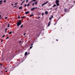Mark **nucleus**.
<instances>
[{
    "label": "nucleus",
    "mask_w": 75,
    "mask_h": 75,
    "mask_svg": "<svg viewBox=\"0 0 75 75\" xmlns=\"http://www.w3.org/2000/svg\"><path fill=\"white\" fill-rule=\"evenodd\" d=\"M8 38H9V37H8L6 38V40H7V39H8Z\"/></svg>",
    "instance_id": "393cba45"
},
{
    "label": "nucleus",
    "mask_w": 75,
    "mask_h": 75,
    "mask_svg": "<svg viewBox=\"0 0 75 75\" xmlns=\"http://www.w3.org/2000/svg\"><path fill=\"white\" fill-rule=\"evenodd\" d=\"M7 72V70H6V71L5 72Z\"/></svg>",
    "instance_id": "37998d69"
},
{
    "label": "nucleus",
    "mask_w": 75,
    "mask_h": 75,
    "mask_svg": "<svg viewBox=\"0 0 75 75\" xmlns=\"http://www.w3.org/2000/svg\"><path fill=\"white\" fill-rule=\"evenodd\" d=\"M33 1H30V2H29V4L32 3H33Z\"/></svg>",
    "instance_id": "f8f14e48"
},
{
    "label": "nucleus",
    "mask_w": 75,
    "mask_h": 75,
    "mask_svg": "<svg viewBox=\"0 0 75 75\" xmlns=\"http://www.w3.org/2000/svg\"><path fill=\"white\" fill-rule=\"evenodd\" d=\"M64 12H67V9H64Z\"/></svg>",
    "instance_id": "9d476101"
},
{
    "label": "nucleus",
    "mask_w": 75,
    "mask_h": 75,
    "mask_svg": "<svg viewBox=\"0 0 75 75\" xmlns=\"http://www.w3.org/2000/svg\"><path fill=\"white\" fill-rule=\"evenodd\" d=\"M22 8H23L22 6H21L19 7V9L20 10L21 9H22Z\"/></svg>",
    "instance_id": "0eeeda50"
},
{
    "label": "nucleus",
    "mask_w": 75,
    "mask_h": 75,
    "mask_svg": "<svg viewBox=\"0 0 75 75\" xmlns=\"http://www.w3.org/2000/svg\"><path fill=\"white\" fill-rule=\"evenodd\" d=\"M42 16H43V15H44V13H42Z\"/></svg>",
    "instance_id": "c85d7f7f"
},
{
    "label": "nucleus",
    "mask_w": 75,
    "mask_h": 75,
    "mask_svg": "<svg viewBox=\"0 0 75 75\" xmlns=\"http://www.w3.org/2000/svg\"><path fill=\"white\" fill-rule=\"evenodd\" d=\"M9 23L8 24V27H9Z\"/></svg>",
    "instance_id": "b1692460"
},
{
    "label": "nucleus",
    "mask_w": 75,
    "mask_h": 75,
    "mask_svg": "<svg viewBox=\"0 0 75 75\" xmlns=\"http://www.w3.org/2000/svg\"><path fill=\"white\" fill-rule=\"evenodd\" d=\"M0 65H1V66H2L3 65L1 64H0Z\"/></svg>",
    "instance_id": "58836bf2"
},
{
    "label": "nucleus",
    "mask_w": 75,
    "mask_h": 75,
    "mask_svg": "<svg viewBox=\"0 0 75 75\" xmlns=\"http://www.w3.org/2000/svg\"><path fill=\"white\" fill-rule=\"evenodd\" d=\"M32 6H34V3H32Z\"/></svg>",
    "instance_id": "f3484780"
},
{
    "label": "nucleus",
    "mask_w": 75,
    "mask_h": 75,
    "mask_svg": "<svg viewBox=\"0 0 75 75\" xmlns=\"http://www.w3.org/2000/svg\"><path fill=\"white\" fill-rule=\"evenodd\" d=\"M26 6H27V4H25V7Z\"/></svg>",
    "instance_id": "473e14b6"
},
{
    "label": "nucleus",
    "mask_w": 75,
    "mask_h": 75,
    "mask_svg": "<svg viewBox=\"0 0 75 75\" xmlns=\"http://www.w3.org/2000/svg\"><path fill=\"white\" fill-rule=\"evenodd\" d=\"M45 14H48V11H46L45 12Z\"/></svg>",
    "instance_id": "1a4fd4ad"
},
{
    "label": "nucleus",
    "mask_w": 75,
    "mask_h": 75,
    "mask_svg": "<svg viewBox=\"0 0 75 75\" xmlns=\"http://www.w3.org/2000/svg\"><path fill=\"white\" fill-rule=\"evenodd\" d=\"M25 1V0H24L23 1L22 3V4H23V3Z\"/></svg>",
    "instance_id": "bb28decb"
},
{
    "label": "nucleus",
    "mask_w": 75,
    "mask_h": 75,
    "mask_svg": "<svg viewBox=\"0 0 75 75\" xmlns=\"http://www.w3.org/2000/svg\"><path fill=\"white\" fill-rule=\"evenodd\" d=\"M17 7V5H16V6H14L13 7Z\"/></svg>",
    "instance_id": "ea45409f"
},
{
    "label": "nucleus",
    "mask_w": 75,
    "mask_h": 75,
    "mask_svg": "<svg viewBox=\"0 0 75 75\" xmlns=\"http://www.w3.org/2000/svg\"><path fill=\"white\" fill-rule=\"evenodd\" d=\"M37 8V7L33 8L31 9V11H33V10H35V8Z\"/></svg>",
    "instance_id": "20e7f679"
},
{
    "label": "nucleus",
    "mask_w": 75,
    "mask_h": 75,
    "mask_svg": "<svg viewBox=\"0 0 75 75\" xmlns=\"http://www.w3.org/2000/svg\"><path fill=\"white\" fill-rule=\"evenodd\" d=\"M5 33H7V30H5Z\"/></svg>",
    "instance_id": "79ce46f5"
},
{
    "label": "nucleus",
    "mask_w": 75,
    "mask_h": 75,
    "mask_svg": "<svg viewBox=\"0 0 75 75\" xmlns=\"http://www.w3.org/2000/svg\"><path fill=\"white\" fill-rule=\"evenodd\" d=\"M28 0H26V3H27L28 2Z\"/></svg>",
    "instance_id": "7c9ffc66"
},
{
    "label": "nucleus",
    "mask_w": 75,
    "mask_h": 75,
    "mask_svg": "<svg viewBox=\"0 0 75 75\" xmlns=\"http://www.w3.org/2000/svg\"><path fill=\"white\" fill-rule=\"evenodd\" d=\"M47 3H48V1H47V2H45V3L43 4H42L41 5V6H44V5H45V4H46Z\"/></svg>",
    "instance_id": "7ed1b4c3"
},
{
    "label": "nucleus",
    "mask_w": 75,
    "mask_h": 75,
    "mask_svg": "<svg viewBox=\"0 0 75 75\" xmlns=\"http://www.w3.org/2000/svg\"><path fill=\"white\" fill-rule=\"evenodd\" d=\"M7 30V28H6L5 30V31H6V30Z\"/></svg>",
    "instance_id": "e433bc0d"
},
{
    "label": "nucleus",
    "mask_w": 75,
    "mask_h": 75,
    "mask_svg": "<svg viewBox=\"0 0 75 75\" xmlns=\"http://www.w3.org/2000/svg\"><path fill=\"white\" fill-rule=\"evenodd\" d=\"M23 25H22L21 26H20V28H22V27H23Z\"/></svg>",
    "instance_id": "dca6fc26"
},
{
    "label": "nucleus",
    "mask_w": 75,
    "mask_h": 75,
    "mask_svg": "<svg viewBox=\"0 0 75 75\" xmlns=\"http://www.w3.org/2000/svg\"><path fill=\"white\" fill-rule=\"evenodd\" d=\"M23 0H21V1H22Z\"/></svg>",
    "instance_id": "5fc2aeb1"
},
{
    "label": "nucleus",
    "mask_w": 75,
    "mask_h": 75,
    "mask_svg": "<svg viewBox=\"0 0 75 75\" xmlns=\"http://www.w3.org/2000/svg\"><path fill=\"white\" fill-rule=\"evenodd\" d=\"M25 35V33H24V34H23V35Z\"/></svg>",
    "instance_id": "a19ab883"
},
{
    "label": "nucleus",
    "mask_w": 75,
    "mask_h": 75,
    "mask_svg": "<svg viewBox=\"0 0 75 75\" xmlns=\"http://www.w3.org/2000/svg\"><path fill=\"white\" fill-rule=\"evenodd\" d=\"M33 45V44H32L31 45Z\"/></svg>",
    "instance_id": "49530a36"
},
{
    "label": "nucleus",
    "mask_w": 75,
    "mask_h": 75,
    "mask_svg": "<svg viewBox=\"0 0 75 75\" xmlns=\"http://www.w3.org/2000/svg\"><path fill=\"white\" fill-rule=\"evenodd\" d=\"M25 17V16H22V18H24Z\"/></svg>",
    "instance_id": "c756f323"
},
{
    "label": "nucleus",
    "mask_w": 75,
    "mask_h": 75,
    "mask_svg": "<svg viewBox=\"0 0 75 75\" xmlns=\"http://www.w3.org/2000/svg\"><path fill=\"white\" fill-rule=\"evenodd\" d=\"M27 55V52H26L25 54V56H26V55Z\"/></svg>",
    "instance_id": "6e6552de"
},
{
    "label": "nucleus",
    "mask_w": 75,
    "mask_h": 75,
    "mask_svg": "<svg viewBox=\"0 0 75 75\" xmlns=\"http://www.w3.org/2000/svg\"><path fill=\"white\" fill-rule=\"evenodd\" d=\"M21 24V20H20L19 21V22H17V27H18L19 25H20Z\"/></svg>",
    "instance_id": "f257e3e1"
},
{
    "label": "nucleus",
    "mask_w": 75,
    "mask_h": 75,
    "mask_svg": "<svg viewBox=\"0 0 75 75\" xmlns=\"http://www.w3.org/2000/svg\"><path fill=\"white\" fill-rule=\"evenodd\" d=\"M17 3H16L15 4V5H17Z\"/></svg>",
    "instance_id": "f704fd0d"
},
{
    "label": "nucleus",
    "mask_w": 75,
    "mask_h": 75,
    "mask_svg": "<svg viewBox=\"0 0 75 75\" xmlns=\"http://www.w3.org/2000/svg\"><path fill=\"white\" fill-rule=\"evenodd\" d=\"M34 16V15L33 14H31L30 16V17H32V16Z\"/></svg>",
    "instance_id": "ddd939ff"
},
{
    "label": "nucleus",
    "mask_w": 75,
    "mask_h": 75,
    "mask_svg": "<svg viewBox=\"0 0 75 75\" xmlns=\"http://www.w3.org/2000/svg\"><path fill=\"white\" fill-rule=\"evenodd\" d=\"M18 18H20V16H18Z\"/></svg>",
    "instance_id": "412c9836"
},
{
    "label": "nucleus",
    "mask_w": 75,
    "mask_h": 75,
    "mask_svg": "<svg viewBox=\"0 0 75 75\" xmlns=\"http://www.w3.org/2000/svg\"><path fill=\"white\" fill-rule=\"evenodd\" d=\"M1 72H3V71H1Z\"/></svg>",
    "instance_id": "3c124183"
},
{
    "label": "nucleus",
    "mask_w": 75,
    "mask_h": 75,
    "mask_svg": "<svg viewBox=\"0 0 75 75\" xmlns=\"http://www.w3.org/2000/svg\"><path fill=\"white\" fill-rule=\"evenodd\" d=\"M5 19H7V17H6L5 18Z\"/></svg>",
    "instance_id": "72a5a7b5"
},
{
    "label": "nucleus",
    "mask_w": 75,
    "mask_h": 75,
    "mask_svg": "<svg viewBox=\"0 0 75 75\" xmlns=\"http://www.w3.org/2000/svg\"><path fill=\"white\" fill-rule=\"evenodd\" d=\"M52 9V8H51V9Z\"/></svg>",
    "instance_id": "603ef678"
},
{
    "label": "nucleus",
    "mask_w": 75,
    "mask_h": 75,
    "mask_svg": "<svg viewBox=\"0 0 75 75\" xmlns=\"http://www.w3.org/2000/svg\"><path fill=\"white\" fill-rule=\"evenodd\" d=\"M29 13H30V12H29V11H26V12H25V14H28Z\"/></svg>",
    "instance_id": "39448f33"
},
{
    "label": "nucleus",
    "mask_w": 75,
    "mask_h": 75,
    "mask_svg": "<svg viewBox=\"0 0 75 75\" xmlns=\"http://www.w3.org/2000/svg\"><path fill=\"white\" fill-rule=\"evenodd\" d=\"M5 36V35H4L2 36V37H4Z\"/></svg>",
    "instance_id": "2f4dec72"
},
{
    "label": "nucleus",
    "mask_w": 75,
    "mask_h": 75,
    "mask_svg": "<svg viewBox=\"0 0 75 75\" xmlns=\"http://www.w3.org/2000/svg\"><path fill=\"white\" fill-rule=\"evenodd\" d=\"M12 6H13V4H12Z\"/></svg>",
    "instance_id": "09e8293b"
},
{
    "label": "nucleus",
    "mask_w": 75,
    "mask_h": 75,
    "mask_svg": "<svg viewBox=\"0 0 75 75\" xmlns=\"http://www.w3.org/2000/svg\"><path fill=\"white\" fill-rule=\"evenodd\" d=\"M35 4H37V1H36L35 2Z\"/></svg>",
    "instance_id": "a211bd4d"
},
{
    "label": "nucleus",
    "mask_w": 75,
    "mask_h": 75,
    "mask_svg": "<svg viewBox=\"0 0 75 75\" xmlns=\"http://www.w3.org/2000/svg\"><path fill=\"white\" fill-rule=\"evenodd\" d=\"M9 34H12V32H10L9 33Z\"/></svg>",
    "instance_id": "4468645a"
},
{
    "label": "nucleus",
    "mask_w": 75,
    "mask_h": 75,
    "mask_svg": "<svg viewBox=\"0 0 75 75\" xmlns=\"http://www.w3.org/2000/svg\"><path fill=\"white\" fill-rule=\"evenodd\" d=\"M1 44H3V43H1Z\"/></svg>",
    "instance_id": "6e6d98bb"
},
{
    "label": "nucleus",
    "mask_w": 75,
    "mask_h": 75,
    "mask_svg": "<svg viewBox=\"0 0 75 75\" xmlns=\"http://www.w3.org/2000/svg\"><path fill=\"white\" fill-rule=\"evenodd\" d=\"M22 5H23V4H21V6H22Z\"/></svg>",
    "instance_id": "a18cd8bd"
},
{
    "label": "nucleus",
    "mask_w": 75,
    "mask_h": 75,
    "mask_svg": "<svg viewBox=\"0 0 75 75\" xmlns=\"http://www.w3.org/2000/svg\"><path fill=\"white\" fill-rule=\"evenodd\" d=\"M1 17V15H0V18H2V17Z\"/></svg>",
    "instance_id": "a878e982"
},
{
    "label": "nucleus",
    "mask_w": 75,
    "mask_h": 75,
    "mask_svg": "<svg viewBox=\"0 0 75 75\" xmlns=\"http://www.w3.org/2000/svg\"><path fill=\"white\" fill-rule=\"evenodd\" d=\"M2 41H3V40H2L1 41V42H2Z\"/></svg>",
    "instance_id": "c03bdc74"
},
{
    "label": "nucleus",
    "mask_w": 75,
    "mask_h": 75,
    "mask_svg": "<svg viewBox=\"0 0 75 75\" xmlns=\"http://www.w3.org/2000/svg\"><path fill=\"white\" fill-rule=\"evenodd\" d=\"M4 3H6V0H5L4 1Z\"/></svg>",
    "instance_id": "cd10ccee"
},
{
    "label": "nucleus",
    "mask_w": 75,
    "mask_h": 75,
    "mask_svg": "<svg viewBox=\"0 0 75 75\" xmlns=\"http://www.w3.org/2000/svg\"><path fill=\"white\" fill-rule=\"evenodd\" d=\"M33 1H34V2H35V1H36V0H33Z\"/></svg>",
    "instance_id": "5701e85b"
},
{
    "label": "nucleus",
    "mask_w": 75,
    "mask_h": 75,
    "mask_svg": "<svg viewBox=\"0 0 75 75\" xmlns=\"http://www.w3.org/2000/svg\"><path fill=\"white\" fill-rule=\"evenodd\" d=\"M51 17H52V18H53V15H52L51 16Z\"/></svg>",
    "instance_id": "c9c22d12"
},
{
    "label": "nucleus",
    "mask_w": 75,
    "mask_h": 75,
    "mask_svg": "<svg viewBox=\"0 0 75 75\" xmlns=\"http://www.w3.org/2000/svg\"><path fill=\"white\" fill-rule=\"evenodd\" d=\"M21 41H20L19 42V43H21Z\"/></svg>",
    "instance_id": "4c0bfd02"
},
{
    "label": "nucleus",
    "mask_w": 75,
    "mask_h": 75,
    "mask_svg": "<svg viewBox=\"0 0 75 75\" xmlns=\"http://www.w3.org/2000/svg\"><path fill=\"white\" fill-rule=\"evenodd\" d=\"M30 6V4H28L27 5V6H28H28Z\"/></svg>",
    "instance_id": "aec40b11"
},
{
    "label": "nucleus",
    "mask_w": 75,
    "mask_h": 75,
    "mask_svg": "<svg viewBox=\"0 0 75 75\" xmlns=\"http://www.w3.org/2000/svg\"><path fill=\"white\" fill-rule=\"evenodd\" d=\"M14 33V32H13V33Z\"/></svg>",
    "instance_id": "8fccbe9b"
},
{
    "label": "nucleus",
    "mask_w": 75,
    "mask_h": 75,
    "mask_svg": "<svg viewBox=\"0 0 75 75\" xmlns=\"http://www.w3.org/2000/svg\"><path fill=\"white\" fill-rule=\"evenodd\" d=\"M59 2V0H56V4L57 6H59V4L58 3Z\"/></svg>",
    "instance_id": "f03ea898"
},
{
    "label": "nucleus",
    "mask_w": 75,
    "mask_h": 75,
    "mask_svg": "<svg viewBox=\"0 0 75 75\" xmlns=\"http://www.w3.org/2000/svg\"><path fill=\"white\" fill-rule=\"evenodd\" d=\"M1 19V18H0V20Z\"/></svg>",
    "instance_id": "864d4df0"
},
{
    "label": "nucleus",
    "mask_w": 75,
    "mask_h": 75,
    "mask_svg": "<svg viewBox=\"0 0 75 75\" xmlns=\"http://www.w3.org/2000/svg\"><path fill=\"white\" fill-rule=\"evenodd\" d=\"M2 1H0V2H1L0 3V5L2 3Z\"/></svg>",
    "instance_id": "9b49d317"
},
{
    "label": "nucleus",
    "mask_w": 75,
    "mask_h": 75,
    "mask_svg": "<svg viewBox=\"0 0 75 75\" xmlns=\"http://www.w3.org/2000/svg\"><path fill=\"white\" fill-rule=\"evenodd\" d=\"M51 19H52V18H50V17L49 18L50 20H51Z\"/></svg>",
    "instance_id": "6ab92c4d"
},
{
    "label": "nucleus",
    "mask_w": 75,
    "mask_h": 75,
    "mask_svg": "<svg viewBox=\"0 0 75 75\" xmlns=\"http://www.w3.org/2000/svg\"><path fill=\"white\" fill-rule=\"evenodd\" d=\"M56 41H58V40H57H57H56Z\"/></svg>",
    "instance_id": "de8ad7c7"
},
{
    "label": "nucleus",
    "mask_w": 75,
    "mask_h": 75,
    "mask_svg": "<svg viewBox=\"0 0 75 75\" xmlns=\"http://www.w3.org/2000/svg\"><path fill=\"white\" fill-rule=\"evenodd\" d=\"M33 47V46H31V47H30V49H31V48H32V47Z\"/></svg>",
    "instance_id": "4be33fe9"
},
{
    "label": "nucleus",
    "mask_w": 75,
    "mask_h": 75,
    "mask_svg": "<svg viewBox=\"0 0 75 75\" xmlns=\"http://www.w3.org/2000/svg\"><path fill=\"white\" fill-rule=\"evenodd\" d=\"M57 6V5L54 4L53 5V7H55V6Z\"/></svg>",
    "instance_id": "2eb2a0df"
},
{
    "label": "nucleus",
    "mask_w": 75,
    "mask_h": 75,
    "mask_svg": "<svg viewBox=\"0 0 75 75\" xmlns=\"http://www.w3.org/2000/svg\"><path fill=\"white\" fill-rule=\"evenodd\" d=\"M50 22H49V23H48V25L47 26V27H49V26H50Z\"/></svg>",
    "instance_id": "423d86ee"
}]
</instances>
